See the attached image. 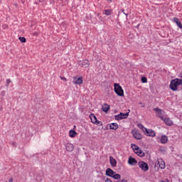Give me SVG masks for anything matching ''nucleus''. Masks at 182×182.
<instances>
[{
	"label": "nucleus",
	"mask_w": 182,
	"mask_h": 182,
	"mask_svg": "<svg viewBox=\"0 0 182 182\" xmlns=\"http://www.w3.org/2000/svg\"><path fill=\"white\" fill-rule=\"evenodd\" d=\"M60 79H61L63 81H64V82H67V81H68L67 78L65 77H60Z\"/></svg>",
	"instance_id": "31"
},
{
	"label": "nucleus",
	"mask_w": 182,
	"mask_h": 182,
	"mask_svg": "<svg viewBox=\"0 0 182 182\" xmlns=\"http://www.w3.org/2000/svg\"><path fill=\"white\" fill-rule=\"evenodd\" d=\"M117 182H127V180L124 178V179L118 180L117 181Z\"/></svg>",
	"instance_id": "30"
},
{
	"label": "nucleus",
	"mask_w": 182,
	"mask_h": 182,
	"mask_svg": "<svg viewBox=\"0 0 182 182\" xmlns=\"http://www.w3.org/2000/svg\"><path fill=\"white\" fill-rule=\"evenodd\" d=\"M158 165L161 169H164L166 168L165 161L162 159H158Z\"/></svg>",
	"instance_id": "16"
},
{
	"label": "nucleus",
	"mask_w": 182,
	"mask_h": 182,
	"mask_svg": "<svg viewBox=\"0 0 182 182\" xmlns=\"http://www.w3.org/2000/svg\"><path fill=\"white\" fill-rule=\"evenodd\" d=\"M138 166H139V168L144 171H147L149 168L148 164L144 161L138 162Z\"/></svg>",
	"instance_id": "7"
},
{
	"label": "nucleus",
	"mask_w": 182,
	"mask_h": 182,
	"mask_svg": "<svg viewBox=\"0 0 182 182\" xmlns=\"http://www.w3.org/2000/svg\"><path fill=\"white\" fill-rule=\"evenodd\" d=\"M161 120L168 127H171L173 125V122L168 117H164Z\"/></svg>",
	"instance_id": "9"
},
{
	"label": "nucleus",
	"mask_w": 182,
	"mask_h": 182,
	"mask_svg": "<svg viewBox=\"0 0 182 182\" xmlns=\"http://www.w3.org/2000/svg\"><path fill=\"white\" fill-rule=\"evenodd\" d=\"M131 147H132V149H134V151H136L137 150H139V147L136 145V144H131Z\"/></svg>",
	"instance_id": "25"
},
{
	"label": "nucleus",
	"mask_w": 182,
	"mask_h": 182,
	"mask_svg": "<svg viewBox=\"0 0 182 182\" xmlns=\"http://www.w3.org/2000/svg\"><path fill=\"white\" fill-rule=\"evenodd\" d=\"M182 86V79L175 78L171 80L169 88L171 90L176 92L178 90V87Z\"/></svg>",
	"instance_id": "1"
},
{
	"label": "nucleus",
	"mask_w": 182,
	"mask_h": 182,
	"mask_svg": "<svg viewBox=\"0 0 182 182\" xmlns=\"http://www.w3.org/2000/svg\"><path fill=\"white\" fill-rule=\"evenodd\" d=\"M124 14L126 15L127 17L128 16V14H125L124 12Z\"/></svg>",
	"instance_id": "36"
},
{
	"label": "nucleus",
	"mask_w": 182,
	"mask_h": 182,
	"mask_svg": "<svg viewBox=\"0 0 182 182\" xmlns=\"http://www.w3.org/2000/svg\"><path fill=\"white\" fill-rule=\"evenodd\" d=\"M11 82V80L10 79H7L6 80V87H9Z\"/></svg>",
	"instance_id": "28"
},
{
	"label": "nucleus",
	"mask_w": 182,
	"mask_h": 182,
	"mask_svg": "<svg viewBox=\"0 0 182 182\" xmlns=\"http://www.w3.org/2000/svg\"><path fill=\"white\" fill-rule=\"evenodd\" d=\"M128 164L135 166L137 164V160L135 158L129 156V159H128Z\"/></svg>",
	"instance_id": "14"
},
{
	"label": "nucleus",
	"mask_w": 182,
	"mask_h": 182,
	"mask_svg": "<svg viewBox=\"0 0 182 182\" xmlns=\"http://www.w3.org/2000/svg\"><path fill=\"white\" fill-rule=\"evenodd\" d=\"M109 164H111V166L116 167L117 161L113 156H109Z\"/></svg>",
	"instance_id": "19"
},
{
	"label": "nucleus",
	"mask_w": 182,
	"mask_h": 182,
	"mask_svg": "<svg viewBox=\"0 0 182 182\" xmlns=\"http://www.w3.org/2000/svg\"><path fill=\"white\" fill-rule=\"evenodd\" d=\"M142 107H144V105H142Z\"/></svg>",
	"instance_id": "38"
},
{
	"label": "nucleus",
	"mask_w": 182,
	"mask_h": 182,
	"mask_svg": "<svg viewBox=\"0 0 182 182\" xmlns=\"http://www.w3.org/2000/svg\"><path fill=\"white\" fill-rule=\"evenodd\" d=\"M73 83L75 85H82L83 83V79L82 77H75L73 80Z\"/></svg>",
	"instance_id": "15"
},
{
	"label": "nucleus",
	"mask_w": 182,
	"mask_h": 182,
	"mask_svg": "<svg viewBox=\"0 0 182 182\" xmlns=\"http://www.w3.org/2000/svg\"><path fill=\"white\" fill-rule=\"evenodd\" d=\"M173 22L176 24L177 27L179 29L182 30V23L177 17L173 18Z\"/></svg>",
	"instance_id": "12"
},
{
	"label": "nucleus",
	"mask_w": 182,
	"mask_h": 182,
	"mask_svg": "<svg viewBox=\"0 0 182 182\" xmlns=\"http://www.w3.org/2000/svg\"><path fill=\"white\" fill-rule=\"evenodd\" d=\"M66 150L68 152H72L74 150V145L71 143H68L66 144Z\"/></svg>",
	"instance_id": "17"
},
{
	"label": "nucleus",
	"mask_w": 182,
	"mask_h": 182,
	"mask_svg": "<svg viewBox=\"0 0 182 182\" xmlns=\"http://www.w3.org/2000/svg\"><path fill=\"white\" fill-rule=\"evenodd\" d=\"M129 116V112L123 113L120 112L119 114L115 115V120L121 121L122 119H127Z\"/></svg>",
	"instance_id": "5"
},
{
	"label": "nucleus",
	"mask_w": 182,
	"mask_h": 182,
	"mask_svg": "<svg viewBox=\"0 0 182 182\" xmlns=\"http://www.w3.org/2000/svg\"><path fill=\"white\" fill-rule=\"evenodd\" d=\"M159 182H166V181L161 180Z\"/></svg>",
	"instance_id": "35"
},
{
	"label": "nucleus",
	"mask_w": 182,
	"mask_h": 182,
	"mask_svg": "<svg viewBox=\"0 0 182 182\" xmlns=\"http://www.w3.org/2000/svg\"><path fill=\"white\" fill-rule=\"evenodd\" d=\"M132 136H134V138H135V139L141 140L142 139L141 134L136 129L132 130Z\"/></svg>",
	"instance_id": "8"
},
{
	"label": "nucleus",
	"mask_w": 182,
	"mask_h": 182,
	"mask_svg": "<svg viewBox=\"0 0 182 182\" xmlns=\"http://www.w3.org/2000/svg\"><path fill=\"white\" fill-rule=\"evenodd\" d=\"M107 2L111 4L112 2V0H107Z\"/></svg>",
	"instance_id": "33"
},
{
	"label": "nucleus",
	"mask_w": 182,
	"mask_h": 182,
	"mask_svg": "<svg viewBox=\"0 0 182 182\" xmlns=\"http://www.w3.org/2000/svg\"><path fill=\"white\" fill-rule=\"evenodd\" d=\"M141 127H142V129H144V132H145V134H146V136H151V137L156 136V132L154 130L144 127L143 125H141Z\"/></svg>",
	"instance_id": "3"
},
{
	"label": "nucleus",
	"mask_w": 182,
	"mask_h": 182,
	"mask_svg": "<svg viewBox=\"0 0 182 182\" xmlns=\"http://www.w3.org/2000/svg\"><path fill=\"white\" fill-rule=\"evenodd\" d=\"M135 153L136 154V155L141 157H143L144 156V153L140 149V148L138 149V150L135 151Z\"/></svg>",
	"instance_id": "23"
},
{
	"label": "nucleus",
	"mask_w": 182,
	"mask_h": 182,
	"mask_svg": "<svg viewBox=\"0 0 182 182\" xmlns=\"http://www.w3.org/2000/svg\"><path fill=\"white\" fill-rule=\"evenodd\" d=\"M90 119L93 124H100L102 122L98 121L96 116L94 114L90 115Z\"/></svg>",
	"instance_id": "11"
},
{
	"label": "nucleus",
	"mask_w": 182,
	"mask_h": 182,
	"mask_svg": "<svg viewBox=\"0 0 182 182\" xmlns=\"http://www.w3.org/2000/svg\"><path fill=\"white\" fill-rule=\"evenodd\" d=\"M156 141L161 144H166L168 142V137L166 135H162L161 137H156Z\"/></svg>",
	"instance_id": "4"
},
{
	"label": "nucleus",
	"mask_w": 182,
	"mask_h": 182,
	"mask_svg": "<svg viewBox=\"0 0 182 182\" xmlns=\"http://www.w3.org/2000/svg\"><path fill=\"white\" fill-rule=\"evenodd\" d=\"M9 182H13V178H11L9 180Z\"/></svg>",
	"instance_id": "34"
},
{
	"label": "nucleus",
	"mask_w": 182,
	"mask_h": 182,
	"mask_svg": "<svg viewBox=\"0 0 182 182\" xmlns=\"http://www.w3.org/2000/svg\"><path fill=\"white\" fill-rule=\"evenodd\" d=\"M114 91L117 93V95L119 97L124 96L123 88L119 83H114Z\"/></svg>",
	"instance_id": "2"
},
{
	"label": "nucleus",
	"mask_w": 182,
	"mask_h": 182,
	"mask_svg": "<svg viewBox=\"0 0 182 182\" xmlns=\"http://www.w3.org/2000/svg\"><path fill=\"white\" fill-rule=\"evenodd\" d=\"M101 109H102V112H107L110 109V105L105 103L102 105V107Z\"/></svg>",
	"instance_id": "18"
},
{
	"label": "nucleus",
	"mask_w": 182,
	"mask_h": 182,
	"mask_svg": "<svg viewBox=\"0 0 182 182\" xmlns=\"http://www.w3.org/2000/svg\"><path fill=\"white\" fill-rule=\"evenodd\" d=\"M112 178L115 179V180H119L121 178V175L119 173H117L115 172V173H114V176H112Z\"/></svg>",
	"instance_id": "24"
},
{
	"label": "nucleus",
	"mask_w": 182,
	"mask_h": 182,
	"mask_svg": "<svg viewBox=\"0 0 182 182\" xmlns=\"http://www.w3.org/2000/svg\"><path fill=\"white\" fill-rule=\"evenodd\" d=\"M181 128H182V126H181Z\"/></svg>",
	"instance_id": "39"
},
{
	"label": "nucleus",
	"mask_w": 182,
	"mask_h": 182,
	"mask_svg": "<svg viewBox=\"0 0 182 182\" xmlns=\"http://www.w3.org/2000/svg\"><path fill=\"white\" fill-rule=\"evenodd\" d=\"M19 41L22 43H25L26 42V39L24 37H19Z\"/></svg>",
	"instance_id": "26"
},
{
	"label": "nucleus",
	"mask_w": 182,
	"mask_h": 182,
	"mask_svg": "<svg viewBox=\"0 0 182 182\" xmlns=\"http://www.w3.org/2000/svg\"><path fill=\"white\" fill-rule=\"evenodd\" d=\"M3 28H4V29H6V28H8V26L5 24V25L3 26Z\"/></svg>",
	"instance_id": "32"
},
{
	"label": "nucleus",
	"mask_w": 182,
	"mask_h": 182,
	"mask_svg": "<svg viewBox=\"0 0 182 182\" xmlns=\"http://www.w3.org/2000/svg\"><path fill=\"white\" fill-rule=\"evenodd\" d=\"M104 182H113L110 178H105V180L104 181Z\"/></svg>",
	"instance_id": "29"
},
{
	"label": "nucleus",
	"mask_w": 182,
	"mask_h": 182,
	"mask_svg": "<svg viewBox=\"0 0 182 182\" xmlns=\"http://www.w3.org/2000/svg\"><path fill=\"white\" fill-rule=\"evenodd\" d=\"M141 81H142V83H147V77H141Z\"/></svg>",
	"instance_id": "27"
},
{
	"label": "nucleus",
	"mask_w": 182,
	"mask_h": 182,
	"mask_svg": "<svg viewBox=\"0 0 182 182\" xmlns=\"http://www.w3.org/2000/svg\"><path fill=\"white\" fill-rule=\"evenodd\" d=\"M69 135L71 138H75L77 135L76 131L71 129L69 132Z\"/></svg>",
	"instance_id": "22"
},
{
	"label": "nucleus",
	"mask_w": 182,
	"mask_h": 182,
	"mask_svg": "<svg viewBox=\"0 0 182 182\" xmlns=\"http://www.w3.org/2000/svg\"><path fill=\"white\" fill-rule=\"evenodd\" d=\"M90 62L88 60H82L79 62V65L82 68H89L90 67Z\"/></svg>",
	"instance_id": "10"
},
{
	"label": "nucleus",
	"mask_w": 182,
	"mask_h": 182,
	"mask_svg": "<svg viewBox=\"0 0 182 182\" xmlns=\"http://www.w3.org/2000/svg\"><path fill=\"white\" fill-rule=\"evenodd\" d=\"M112 14H113L112 9H105L104 10V13H103V14L107 16H111Z\"/></svg>",
	"instance_id": "21"
},
{
	"label": "nucleus",
	"mask_w": 182,
	"mask_h": 182,
	"mask_svg": "<svg viewBox=\"0 0 182 182\" xmlns=\"http://www.w3.org/2000/svg\"><path fill=\"white\" fill-rule=\"evenodd\" d=\"M139 105H143V103H142V102H139Z\"/></svg>",
	"instance_id": "37"
},
{
	"label": "nucleus",
	"mask_w": 182,
	"mask_h": 182,
	"mask_svg": "<svg viewBox=\"0 0 182 182\" xmlns=\"http://www.w3.org/2000/svg\"><path fill=\"white\" fill-rule=\"evenodd\" d=\"M154 111L155 112V114L156 115V117H159L161 120L164 117V112L159 107H155L154 108Z\"/></svg>",
	"instance_id": "6"
},
{
	"label": "nucleus",
	"mask_w": 182,
	"mask_h": 182,
	"mask_svg": "<svg viewBox=\"0 0 182 182\" xmlns=\"http://www.w3.org/2000/svg\"><path fill=\"white\" fill-rule=\"evenodd\" d=\"M114 174H115V171L110 168H107V170L105 171V175H107V176L112 178Z\"/></svg>",
	"instance_id": "13"
},
{
	"label": "nucleus",
	"mask_w": 182,
	"mask_h": 182,
	"mask_svg": "<svg viewBox=\"0 0 182 182\" xmlns=\"http://www.w3.org/2000/svg\"><path fill=\"white\" fill-rule=\"evenodd\" d=\"M119 129V125L117 123H111L109 124V129L117 130Z\"/></svg>",
	"instance_id": "20"
}]
</instances>
